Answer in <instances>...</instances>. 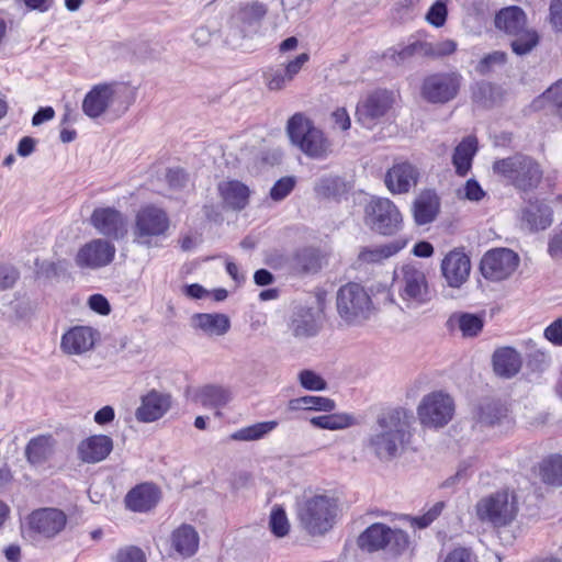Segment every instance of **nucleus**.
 <instances>
[{
  "label": "nucleus",
  "mask_w": 562,
  "mask_h": 562,
  "mask_svg": "<svg viewBox=\"0 0 562 562\" xmlns=\"http://www.w3.org/2000/svg\"><path fill=\"white\" fill-rule=\"evenodd\" d=\"M549 21L554 31H562V0L551 1Z\"/></svg>",
  "instance_id": "69168bd1"
},
{
  "label": "nucleus",
  "mask_w": 562,
  "mask_h": 562,
  "mask_svg": "<svg viewBox=\"0 0 562 562\" xmlns=\"http://www.w3.org/2000/svg\"><path fill=\"white\" fill-rule=\"evenodd\" d=\"M548 252L554 260H562V229L555 231L550 236Z\"/></svg>",
  "instance_id": "0e129e2a"
},
{
  "label": "nucleus",
  "mask_w": 562,
  "mask_h": 562,
  "mask_svg": "<svg viewBox=\"0 0 562 562\" xmlns=\"http://www.w3.org/2000/svg\"><path fill=\"white\" fill-rule=\"evenodd\" d=\"M512 49L515 54L522 56L529 54L539 43V35L537 31L525 26L516 34L512 35Z\"/></svg>",
  "instance_id": "c03bdc74"
},
{
  "label": "nucleus",
  "mask_w": 562,
  "mask_h": 562,
  "mask_svg": "<svg viewBox=\"0 0 562 562\" xmlns=\"http://www.w3.org/2000/svg\"><path fill=\"white\" fill-rule=\"evenodd\" d=\"M366 223L381 235H394L403 227L398 207L387 198H373L366 205Z\"/></svg>",
  "instance_id": "1a4fd4ad"
},
{
  "label": "nucleus",
  "mask_w": 562,
  "mask_h": 562,
  "mask_svg": "<svg viewBox=\"0 0 562 562\" xmlns=\"http://www.w3.org/2000/svg\"><path fill=\"white\" fill-rule=\"evenodd\" d=\"M115 87L111 83L94 86L82 101V111L90 119H98L103 115L113 103Z\"/></svg>",
  "instance_id": "aec40b11"
},
{
  "label": "nucleus",
  "mask_w": 562,
  "mask_h": 562,
  "mask_svg": "<svg viewBox=\"0 0 562 562\" xmlns=\"http://www.w3.org/2000/svg\"><path fill=\"white\" fill-rule=\"evenodd\" d=\"M165 179L170 189L181 190L187 186L189 176L182 168L175 167L166 169Z\"/></svg>",
  "instance_id": "bf43d9fd"
},
{
  "label": "nucleus",
  "mask_w": 562,
  "mask_h": 562,
  "mask_svg": "<svg viewBox=\"0 0 562 562\" xmlns=\"http://www.w3.org/2000/svg\"><path fill=\"white\" fill-rule=\"evenodd\" d=\"M506 409L496 402H488L480 406L479 420L485 425L493 426L505 416Z\"/></svg>",
  "instance_id": "09e8293b"
},
{
  "label": "nucleus",
  "mask_w": 562,
  "mask_h": 562,
  "mask_svg": "<svg viewBox=\"0 0 562 562\" xmlns=\"http://www.w3.org/2000/svg\"><path fill=\"white\" fill-rule=\"evenodd\" d=\"M535 473L546 485L562 486V456L550 454L543 458L535 468Z\"/></svg>",
  "instance_id": "473e14b6"
},
{
  "label": "nucleus",
  "mask_w": 562,
  "mask_h": 562,
  "mask_svg": "<svg viewBox=\"0 0 562 562\" xmlns=\"http://www.w3.org/2000/svg\"><path fill=\"white\" fill-rule=\"evenodd\" d=\"M112 562H140V548L137 546L121 547L111 559Z\"/></svg>",
  "instance_id": "680f3d73"
},
{
  "label": "nucleus",
  "mask_w": 562,
  "mask_h": 562,
  "mask_svg": "<svg viewBox=\"0 0 562 562\" xmlns=\"http://www.w3.org/2000/svg\"><path fill=\"white\" fill-rule=\"evenodd\" d=\"M310 60L307 53L297 55L294 59L289 60L279 68H269L263 74L267 88L270 91H280L284 89L296 75L302 70L304 65Z\"/></svg>",
  "instance_id": "6ab92c4d"
},
{
  "label": "nucleus",
  "mask_w": 562,
  "mask_h": 562,
  "mask_svg": "<svg viewBox=\"0 0 562 562\" xmlns=\"http://www.w3.org/2000/svg\"><path fill=\"white\" fill-rule=\"evenodd\" d=\"M169 228L166 212L155 205L143 207V246H159V240Z\"/></svg>",
  "instance_id": "a211bd4d"
},
{
  "label": "nucleus",
  "mask_w": 562,
  "mask_h": 562,
  "mask_svg": "<svg viewBox=\"0 0 562 562\" xmlns=\"http://www.w3.org/2000/svg\"><path fill=\"white\" fill-rule=\"evenodd\" d=\"M56 440L50 435H40L32 438L25 447L27 462L33 465H41L48 461L54 454Z\"/></svg>",
  "instance_id": "a878e982"
},
{
  "label": "nucleus",
  "mask_w": 562,
  "mask_h": 562,
  "mask_svg": "<svg viewBox=\"0 0 562 562\" xmlns=\"http://www.w3.org/2000/svg\"><path fill=\"white\" fill-rule=\"evenodd\" d=\"M193 328L210 336H222L231 327L229 318L220 313H198L191 317Z\"/></svg>",
  "instance_id": "bb28decb"
},
{
  "label": "nucleus",
  "mask_w": 562,
  "mask_h": 562,
  "mask_svg": "<svg viewBox=\"0 0 562 562\" xmlns=\"http://www.w3.org/2000/svg\"><path fill=\"white\" fill-rule=\"evenodd\" d=\"M311 424L321 429L338 430L353 424V417L348 414H330L313 417Z\"/></svg>",
  "instance_id": "49530a36"
},
{
  "label": "nucleus",
  "mask_w": 562,
  "mask_h": 562,
  "mask_svg": "<svg viewBox=\"0 0 562 562\" xmlns=\"http://www.w3.org/2000/svg\"><path fill=\"white\" fill-rule=\"evenodd\" d=\"M439 201L434 192H423L414 202L413 214L418 225L432 222L437 215Z\"/></svg>",
  "instance_id": "f704fd0d"
},
{
  "label": "nucleus",
  "mask_w": 562,
  "mask_h": 562,
  "mask_svg": "<svg viewBox=\"0 0 562 562\" xmlns=\"http://www.w3.org/2000/svg\"><path fill=\"white\" fill-rule=\"evenodd\" d=\"M518 510L517 496L506 490L486 495L475 504L477 519L493 528L509 526L516 519Z\"/></svg>",
  "instance_id": "39448f33"
},
{
  "label": "nucleus",
  "mask_w": 562,
  "mask_h": 562,
  "mask_svg": "<svg viewBox=\"0 0 562 562\" xmlns=\"http://www.w3.org/2000/svg\"><path fill=\"white\" fill-rule=\"evenodd\" d=\"M492 168L504 182L522 192L537 189L543 178L541 165L533 157L524 154L495 160Z\"/></svg>",
  "instance_id": "f03ea898"
},
{
  "label": "nucleus",
  "mask_w": 562,
  "mask_h": 562,
  "mask_svg": "<svg viewBox=\"0 0 562 562\" xmlns=\"http://www.w3.org/2000/svg\"><path fill=\"white\" fill-rule=\"evenodd\" d=\"M393 104V94L387 90H378L367 97L357 106L358 122L371 128L383 117Z\"/></svg>",
  "instance_id": "2eb2a0df"
},
{
  "label": "nucleus",
  "mask_w": 562,
  "mask_h": 562,
  "mask_svg": "<svg viewBox=\"0 0 562 562\" xmlns=\"http://www.w3.org/2000/svg\"><path fill=\"white\" fill-rule=\"evenodd\" d=\"M389 527L384 524H373L368 527L359 537L358 544L369 552L385 549L387 543Z\"/></svg>",
  "instance_id": "4c0bfd02"
},
{
  "label": "nucleus",
  "mask_w": 562,
  "mask_h": 562,
  "mask_svg": "<svg viewBox=\"0 0 562 562\" xmlns=\"http://www.w3.org/2000/svg\"><path fill=\"white\" fill-rule=\"evenodd\" d=\"M232 400V393L222 385L207 384L200 387L194 395V401L204 407L218 408L225 406Z\"/></svg>",
  "instance_id": "72a5a7b5"
},
{
  "label": "nucleus",
  "mask_w": 562,
  "mask_h": 562,
  "mask_svg": "<svg viewBox=\"0 0 562 562\" xmlns=\"http://www.w3.org/2000/svg\"><path fill=\"white\" fill-rule=\"evenodd\" d=\"M90 224L100 235L112 239L123 238L128 228L126 216L111 206L94 209L90 217Z\"/></svg>",
  "instance_id": "4468645a"
},
{
  "label": "nucleus",
  "mask_w": 562,
  "mask_h": 562,
  "mask_svg": "<svg viewBox=\"0 0 562 562\" xmlns=\"http://www.w3.org/2000/svg\"><path fill=\"white\" fill-rule=\"evenodd\" d=\"M476 151L477 139L474 136H468L457 145L452 155V165L458 176L465 177L469 173Z\"/></svg>",
  "instance_id": "c756f323"
},
{
  "label": "nucleus",
  "mask_w": 562,
  "mask_h": 562,
  "mask_svg": "<svg viewBox=\"0 0 562 562\" xmlns=\"http://www.w3.org/2000/svg\"><path fill=\"white\" fill-rule=\"evenodd\" d=\"M286 133L291 143L310 158L325 159L331 153L330 140L302 112L289 119Z\"/></svg>",
  "instance_id": "7ed1b4c3"
},
{
  "label": "nucleus",
  "mask_w": 562,
  "mask_h": 562,
  "mask_svg": "<svg viewBox=\"0 0 562 562\" xmlns=\"http://www.w3.org/2000/svg\"><path fill=\"white\" fill-rule=\"evenodd\" d=\"M419 43L420 38L412 37L407 44H398L387 48L383 53V58L393 65L401 66L415 55H419Z\"/></svg>",
  "instance_id": "a19ab883"
},
{
  "label": "nucleus",
  "mask_w": 562,
  "mask_h": 562,
  "mask_svg": "<svg viewBox=\"0 0 562 562\" xmlns=\"http://www.w3.org/2000/svg\"><path fill=\"white\" fill-rule=\"evenodd\" d=\"M218 192L228 207L243 210L248 204L249 189L240 181H223L218 184Z\"/></svg>",
  "instance_id": "2f4dec72"
},
{
  "label": "nucleus",
  "mask_w": 562,
  "mask_h": 562,
  "mask_svg": "<svg viewBox=\"0 0 562 562\" xmlns=\"http://www.w3.org/2000/svg\"><path fill=\"white\" fill-rule=\"evenodd\" d=\"M200 537L191 525L182 524L170 536L171 548L181 557L189 558L196 553Z\"/></svg>",
  "instance_id": "393cba45"
},
{
  "label": "nucleus",
  "mask_w": 562,
  "mask_h": 562,
  "mask_svg": "<svg viewBox=\"0 0 562 562\" xmlns=\"http://www.w3.org/2000/svg\"><path fill=\"white\" fill-rule=\"evenodd\" d=\"M406 246L405 239H395L382 245L366 246L359 250V265H378L400 252Z\"/></svg>",
  "instance_id": "5701e85b"
},
{
  "label": "nucleus",
  "mask_w": 562,
  "mask_h": 562,
  "mask_svg": "<svg viewBox=\"0 0 562 562\" xmlns=\"http://www.w3.org/2000/svg\"><path fill=\"white\" fill-rule=\"evenodd\" d=\"M115 251V246L110 240L95 238L78 249L75 263L80 269L98 270L113 261Z\"/></svg>",
  "instance_id": "f8f14e48"
},
{
  "label": "nucleus",
  "mask_w": 562,
  "mask_h": 562,
  "mask_svg": "<svg viewBox=\"0 0 562 562\" xmlns=\"http://www.w3.org/2000/svg\"><path fill=\"white\" fill-rule=\"evenodd\" d=\"M94 345V331L87 326L69 329L61 338V348L69 355H81Z\"/></svg>",
  "instance_id": "b1692460"
},
{
  "label": "nucleus",
  "mask_w": 562,
  "mask_h": 562,
  "mask_svg": "<svg viewBox=\"0 0 562 562\" xmlns=\"http://www.w3.org/2000/svg\"><path fill=\"white\" fill-rule=\"evenodd\" d=\"M440 270L448 286L460 289L470 277V258L463 250L456 248L443 257Z\"/></svg>",
  "instance_id": "dca6fc26"
},
{
  "label": "nucleus",
  "mask_w": 562,
  "mask_h": 562,
  "mask_svg": "<svg viewBox=\"0 0 562 562\" xmlns=\"http://www.w3.org/2000/svg\"><path fill=\"white\" fill-rule=\"evenodd\" d=\"M495 27L507 35H513L527 26V15L517 5L503 8L495 15Z\"/></svg>",
  "instance_id": "c85d7f7f"
},
{
  "label": "nucleus",
  "mask_w": 562,
  "mask_h": 562,
  "mask_svg": "<svg viewBox=\"0 0 562 562\" xmlns=\"http://www.w3.org/2000/svg\"><path fill=\"white\" fill-rule=\"evenodd\" d=\"M522 222L530 231H543L551 226L553 212L551 207L544 203L531 204L524 210Z\"/></svg>",
  "instance_id": "c9c22d12"
},
{
  "label": "nucleus",
  "mask_w": 562,
  "mask_h": 562,
  "mask_svg": "<svg viewBox=\"0 0 562 562\" xmlns=\"http://www.w3.org/2000/svg\"><path fill=\"white\" fill-rule=\"evenodd\" d=\"M296 180L294 177H283L279 179L270 190V196L273 201H281L286 198L294 189Z\"/></svg>",
  "instance_id": "13d9d810"
},
{
  "label": "nucleus",
  "mask_w": 562,
  "mask_h": 562,
  "mask_svg": "<svg viewBox=\"0 0 562 562\" xmlns=\"http://www.w3.org/2000/svg\"><path fill=\"white\" fill-rule=\"evenodd\" d=\"M419 171L413 164L401 160L395 161L386 171L384 183L393 194H403L417 184Z\"/></svg>",
  "instance_id": "f3484780"
},
{
  "label": "nucleus",
  "mask_w": 562,
  "mask_h": 562,
  "mask_svg": "<svg viewBox=\"0 0 562 562\" xmlns=\"http://www.w3.org/2000/svg\"><path fill=\"white\" fill-rule=\"evenodd\" d=\"M442 562H477V559L470 549L459 547L451 550Z\"/></svg>",
  "instance_id": "e2e57ef3"
},
{
  "label": "nucleus",
  "mask_w": 562,
  "mask_h": 562,
  "mask_svg": "<svg viewBox=\"0 0 562 562\" xmlns=\"http://www.w3.org/2000/svg\"><path fill=\"white\" fill-rule=\"evenodd\" d=\"M454 409V401L449 394L435 391L423 396L417 406V416L422 426L438 429L452 419Z\"/></svg>",
  "instance_id": "6e6552de"
},
{
  "label": "nucleus",
  "mask_w": 562,
  "mask_h": 562,
  "mask_svg": "<svg viewBox=\"0 0 562 562\" xmlns=\"http://www.w3.org/2000/svg\"><path fill=\"white\" fill-rule=\"evenodd\" d=\"M113 441L109 436L94 435L78 446L79 458L87 463H95L105 459L112 451Z\"/></svg>",
  "instance_id": "4be33fe9"
},
{
  "label": "nucleus",
  "mask_w": 562,
  "mask_h": 562,
  "mask_svg": "<svg viewBox=\"0 0 562 562\" xmlns=\"http://www.w3.org/2000/svg\"><path fill=\"white\" fill-rule=\"evenodd\" d=\"M551 103L558 114L562 117V78L551 85L540 97L533 102L532 106L536 110L542 109L544 103Z\"/></svg>",
  "instance_id": "de8ad7c7"
},
{
  "label": "nucleus",
  "mask_w": 562,
  "mask_h": 562,
  "mask_svg": "<svg viewBox=\"0 0 562 562\" xmlns=\"http://www.w3.org/2000/svg\"><path fill=\"white\" fill-rule=\"evenodd\" d=\"M484 321L482 317L471 313L453 314L448 319V326L458 328L463 337L477 336L483 329Z\"/></svg>",
  "instance_id": "ea45409f"
},
{
  "label": "nucleus",
  "mask_w": 562,
  "mask_h": 562,
  "mask_svg": "<svg viewBox=\"0 0 562 562\" xmlns=\"http://www.w3.org/2000/svg\"><path fill=\"white\" fill-rule=\"evenodd\" d=\"M458 49V43L451 38H445L438 42H429L427 38H420L419 56L432 60L442 59L453 55Z\"/></svg>",
  "instance_id": "58836bf2"
},
{
  "label": "nucleus",
  "mask_w": 562,
  "mask_h": 562,
  "mask_svg": "<svg viewBox=\"0 0 562 562\" xmlns=\"http://www.w3.org/2000/svg\"><path fill=\"white\" fill-rule=\"evenodd\" d=\"M289 407L293 411L314 409L331 412L335 408V402L324 396L306 395L291 400L289 402Z\"/></svg>",
  "instance_id": "37998d69"
},
{
  "label": "nucleus",
  "mask_w": 562,
  "mask_h": 562,
  "mask_svg": "<svg viewBox=\"0 0 562 562\" xmlns=\"http://www.w3.org/2000/svg\"><path fill=\"white\" fill-rule=\"evenodd\" d=\"M518 261V256L510 249H493L483 256L481 272L488 280L501 281L508 278L515 271Z\"/></svg>",
  "instance_id": "ddd939ff"
},
{
  "label": "nucleus",
  "mask_w": 562,
  "mask_h": 562,
  "mask_svg": "<svg viewBox=\"0 0 562 562\" xmlns=\"http://www.w3.org/2000/svg\"><path fill=\"white\" fill-rule=\"evenodd\" d=\"M336 308L339 317L348 325L363 324L375 311L367 289L356 282H349L338 289Z\"/></svg>",
  "instance_id": "20e7f679"
},
{
  "label": "nucleus",
  "mask_w": 562,
  "mask_h": 562,
  "mask_svg": "<svg viewBox=\"0 0 562 562\" xmlns=\"http://www.w3.org/2000/svg\"><path fill=\"white\" fill-rule=\"evenodd\" d=\"M398 294L407 306L417 307L430 300V290L425 272L414 263L402 266L396 273Z\"/></svg>",
  "instance_id": "9d476101"
},
{
  "label": "nucleus",
  "mask_w": 562,
  "mask_h": 562,
  "mask_svg": "<svg viewBox=\"0 0 562 562\" xmlns=\"http://www.w3.org/2000/svg\"><path fill=\"white\" fill-rule=\"evenodd\" d=\"M445 508L443 502L435 503L425 514L420 516L409 517L411 525L419 529L428 527L434 520H436Z\"/></svg>",
  "instance_id": "864d4df0"
},
{
  "label": "nucleus",
  "mask_w": 562,
  "mask_h": 562,
  "mask_svg": "<svg viewBox=\"0 0 562 562\" xmlns=\"http://www.w3.org/2000/svg\"><path fill=\"white\" fill-rule=\"evenodd\" d=\"M162 492L154 483H143V513L151 512L161 501Z\"/></svg>",
  "instance_id": "603ef678"
},
{
  "label": "nucleus",
  "mask_w": 562,
  "mask_h": 562,
  "mask_svg": "<svg viewBox=\"0 0 562 562\" xmlns=\"http://www.w3.org/2000/svg\"><path fill=\"white\" fill-rule=\"evenodd\" d=\"M269 526L273 535L284 537L290 530V524L285 512L281 507H274L270 514Z\"/></svg>",
  "instance_id": "3c124183"
},
{
  "label": "nucleus",
  "mask_w": 562,
  "mask_h": 562,
  "mask_svg": "<svg viewBox=\"0 0 562 562\" xmlns=\"http://www.w3.org/2000/svg\"><path fill=\"white\" fill-rule=\"evenodd\" d=\"M409 547V537L406 532L401 529L387 530V543L385 549L392 554H401L406 551Z\"/></svg>",
  "instance_id": "8fccbe9b"
},
{
  "label": "nucleus",
  "mask_w": 562,
  "mask_h": 562,
  "mask_svg": "<svg viewBox=\"0 0 562 562\" xmlns=\"http://www.w3.org/2000/svg\"><path fill=\"white\" fill-rule=\"evenodd\" d=\"M172 397L169 393L150 390L143 395V423H151L164 417L171 408Z\"/></svg>",
  "instance_id": "412c9836"
},
{
  "label": "nucleus",
  "mask_w": 562,
  "mask_h": 562,
  "mask_svg": "<svg viewBox=\"0 0 562 562\" xmlns=\"http://www.w3.org/2000/svg\"><path fill=\"white\" fill-rule=\"evenodd\" d=\"M447 16L448 9L446 2L437 0L427 11L425 19L430 25L441 27L445 25Z\"/></svg>",
  "instance_id": "5fc2aeb1"
},
{
  "label": "nucleus",
  "mask_w": 562,
  "mask_h": 562,
  "mask_svg": "<svg viewBox=\"0 0 562 562\" xmlns=\"http://www.w3.org/2000/svg\"><path fill=\"white\" fill-rule=\"evenodd\" d=\"M268 13V5L258 0L247 1L239 4L236 12V20L244 27H258Z\"/></svg>",
  "instance_id": "e433bc0d"
},
{
  "label": "nucleus",
  "mask_w": 562,
  "mask_h": 562,
  "mask_svg": "<svg viewBox=\"0 0 562 562\" xmlns=\"http://www.w3.org/2000/svg\"><path fill=\"white\" fill-rule=\"evenodd\" d=\"M89 307L100 315H108L111 312L109 301L102 294H92L88 300Z\"/></svg>",
  "instance_id": "338daca9"
},
{
  "label": "nucleus",
  "mask_w": 562,
  "mask_h": 562,
  "mask_svg": "<svg viewBox=\"0 0 562 562\" xmlns=\"http://www.w3.org/2000/svg\"><path fill=\"white\" fill-rule=\"evenodd\" d=\"M544 337L555 346H562V319H557L544 329Z\"/></svg>",
  "instance_id": "774afa93"
},
{
  "label": "nucleus",
  "mask_w": 562,
  "mask_h": 562,
  "mask_svg": "<svg viewBox=\"0 0 562 562\" xmlns=\"http://www.w3.org/2000/svg\"><path fill=\"white\" fill-rule=\"evenodd\" d=\"M66 514L58 508L44 507L33 510L26 519L29 532L38 539H54L67 525Z\"/></svg>",
  "instance_id": "9b49d317"
},
{
  "label": "nucleus",
  "mask_w": 562,
  "mask_h": 562,
  "mask_svg": "<svg viewBox=\"0 0 562 562\" xmlns=\"http://www.w3.org/2000/svg\"><path fill=\"white\" fill-rule=\"evenodd\" d=\"M337 512L338 504L335 497L315 495L300 505L297 515L310 535L322 536L333 528Z\"/></svg>",
  "instance_id": "423d86ee"
},
{
  "label": "nucleus",
  "mask_w": 562,
  "mask_h": 562,
  "mask_svg": "<svg viewBox=\"0 0 562 562\" xmlns=\"http://www.w3.org/2000/svg\"><path fill=\"white\" fill-rule=\"evenodd\" d=\"M413 414L391 408L378 415L375 425L363 440V450L382 462H389L405 450L412 437Z\"/></svg>",
  "instance_id": "f257e3e1"
},
{
  "label": "nucleus",
  "mask_w": 562,
  "mask_h": 562,
  "mask_svg": "<svg viewBox=\"0 0 562 562\" xmlns=\"http://www.w3.org/2000/svg\"><path fill=\"white\" fill-rule=\"evenodd\" d=\"M299 381L304 389L310 391H323L327 386L326 381L312 370H302L299 373Z\"/></svg>",
  "instance_id": "6e6d98bb"
},
{
  "label": "nucleus",
  "mask_w": 562,
  "mask_h": 562,
  "mask_svg": "<svg viewBox=\"0 0 562 562\" xmlns=\"http://www.w3.org/2000/svg\"><path fill=\"white\" fill-rule=\"evenodd\" d=\"M293 267L302 272H316L321 268L319 252L314 248H303L295 252Z\"/></svg>",
  "instance_id": "a18cd8bd"
},
{
  "label": "nucleus",
  "mask_w": 562,
  "mask_h": 562,
  "mask_svg": "<svg viewBox=\"0 0 562 562\" xmlns=\"http://www.w3.org/2000/svg\"><path fill=\"white\" fill-rule=\"evenodd\" d=\"M464 85L462 74L457 70H440L426 75L420 83V98L434 105H443L454 100Z\"/></svg>",
  "instance_id": "0eeeda50"
},
{
  "label": "nucleus",
  "mask_w": 562,
  "mask_h": 562,
  "mask_svg": "<svg viewBox=\"0 0 562 562\" xmlns=\"http://www.w3.org/2000/svg\"><path fill=\"white\" fill-rule=\"evenodd\" d=\"M506 63V54L504 52H493L484 56L476 66V71L481 75H486L492 71L496 66H502Z\"/></svg>",
  "instance_id": "4d7b16f0"
},
{
  "label": "nucleus",
  "mask_w": 562,
  "mask_h": 562,
  "mask_svg": "<svg viewBox=\"0 0 562 562\" xmlns=\"http://www.w3.org/2000/svg\"><path fill=\"white\" fill-rule=\"evenodd\" d=\"M458 195L469 201L479 202L485 196V191L476 180L469 179L464 187L458 191Z\"/></svg>",
  "instance_id": "052dcab7"
},
{
  "label": "nucleus",
  "mask_w": 562,
  "mask_h": 562,
  "mask_svg": "<svg viewBox=\"0 0 562 562\" xmlns=\"http://www.w3.org/2000/svg\"><path fill=\"white\" fill-rule=\"evenodd\" d=\"M291 329L296 337H311L319 329L318 317L312 307L299 306L293 313Z\"/></svg>",
  "instance_id": "7c9ffc66"
},
{
  "label": "nucleus",
  "mask_w": 562,
  "mask_h": 562,
  "mask_svg": "<svg viewBox=\"0 0 562 562\" xmlns=\"http://www.w3.org/2000/svg\"><path fill=\"white\" fill-rule=\"evenodd\" d=\"M521 357L512 347L497 349L493 355V368L497 375L502 378H513L521 368Z\"/></svg>",
  "instance_id": "cd10ccee"
},
{
  "label": "nucleus",
  "mask_w": 562,
  "mask_h": 562,
  "mask_svg": "<svg viewBox=\"0 0 562 562\" xmlns=\"http://www.w3.org/2000/svg\"><path fill=\"white\" fill-rule=\"evenodd\" d=\"M277 420L260 422L243 427L232 434L231 438L236 441H255L268 436L278 427Z\"/></svg>",
  "instance_id": "79ce46f5"
}]
</instances>
